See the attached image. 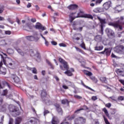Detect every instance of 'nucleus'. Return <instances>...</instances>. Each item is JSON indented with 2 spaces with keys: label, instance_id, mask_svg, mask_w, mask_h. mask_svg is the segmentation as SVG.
Wrapping results in <instances>:
<instances>
[{
  "label": "nucleus",
  "instance_id": "nucleus-1",
  "mask_svg": "<svg viewBox=\"0 0 124 124\" xmlns=\"http://www.w3.org/2000/svg\"><path fill=\"white\" fill-rule=\"evenodd\" d=\"M59 62L62 64L60 65V69L63 71L66 70V71L64 72V74L67 75V76H72L73 75V73H72V72H74V71H75L74 68H71L70 70H69V65H68V63L62 58H59Z\"/></svg>",
  "mask_w": 124,
  "mask_h": 124
},
{
  "label": "nucleus",
  "instance_id": "nucleus-2",
  "mask_svg": "<svg viewBox=\"0 0 124 124\" xmlns=\"http://www.w3.org/2000/svg\"><path fill=\"white\" fill-rule=\"evenodd\" d=\"M108 25L116 29L123 30V26H122L124 25V16H121L119 20L115 22H110Z\"/></svg>",
  "mask_w": 124,
  "mask_h": 124
},
{
  "label": "nucleus",
  "instance_id": "nucleus-3",
  "mask_svg": "<svg viewBox=\"0 0 124 124\" xmlns=\"http://www.w3.org/2000/svg\"><path fill=\"white\" fill-rule=\"evenodd\" d=\"M76 18H88V19L93 20V16L90 14H84V11H80L78 14L77 16H76Z\"/></svg>",
  "mask_w": 124,
  "mask_h": 124
},
{
  "label": "nucleus",
  "instance_id": "nucleus-4",
  "mask_svg": "<svg viewBox=\"0 0 124 124\" xmlns=\"http://www.w3.org/2000/svg\"><path fill=\"white\" fill-rule=\"evenodd\" d=\"M9 110L10 112H12L14 117H17V116H19L20 115V110L19 108H17L16 107L14 106H10Z\"/></svg>",
  "mask_w": 124,
  "mask_h": 124
},
{
  "label": "nucleus",
  "instance_id": "nucleus-5",
  "mask_svg": "<svg viewBox=\"0 0 124 124\" xmlns=\"http://www.w3.org/2000/svg\"><path fill=\"white\" fill-rule=\"evenodd\" d=\"M97 19H98V20L99 21L100 23V27L101 28V31H100V33L102 35H103V28H104V27H105V24H106V20L105 19H102L101 18H100V17L97 16Z\"/></svg>",
  "mask_w": 124,
  "mask_h": 124
},
{
  "label": "nucleus",
  "instance_id": "nucleus-6",
  "mask_svg": "<svg viewBox=\"0 0 124 124\" xmlns=\"http://www.w3.org/2000/svg\"><path fill=\"white\" fill-rule=\"evenodd\" d=\"M114 51L117 54L123 55L124 54V46L123 45H119L114 47Z\"/></svg>",
  "mask_w": 124,
  "mask_h": 124
},
{
  "label": "nucleus",
  "instance_id": "nucleus-7",
  "mask_svg": "<svg viewBox=\"0 0 124 124\" xmlns=\"http://www.w3.org/2000/svg\"><path fill=\"white\" fill-rule=\"evenodd\" d=\"M74 124H85L86 119L82 117H78L74 120Z\"/></svg>",
  "mask_w": 124,
  "mask_h": 124
},
{
  "label": "nucleus",
  "instance_id": "nucleus-8",
  "mask_svg": "<svg viewBox=\"0 0 124 124\" xmlns=\"http://www.w3.org/2000/svg\"><path fill=\"white\" fill-rule=\"evenodd\" d=\"M54 106L56 108V111L60 115H62V114H63V111L62 110V107H61L60 104L56 103L54 104Z\"/></svg>",
  "mask_w": 124,
  "mask_h": 124
},
{
  "label": "nucleus",
  "instance_id": "nucleus-9",
  "mask_svg": "<svg viewBox=\"0 0 124 124\" xmlns=\"http://www.w3.org/2000/svg\"><path fill=\"white\" fill-rule=\"evenodd\" d=\"M26 38L29 41H33L39 39L38 37H37V33L34 34V36H27Z\"/></svg>",
  "mask_w": 124,
  "mask_h": 124
},
{
  "label": "nucleus",
  "instance_id": "nucleus-10",
  "mask_svg": "<svg viewBox=\"0 0 124 124\" xmlns=\"http://www.w3.org/2000/svg\"><path fill=\"white\" fill-rule=\"evenodd\" d=\"M35 29L37 30H41L42 31H45L46 30V28L45 27H43L42 26V24L39 22H37L35 26Z\"/></svg>",
  "mask_w": 124,
  "mask_h": 124
},
{
  "label": "nucleus",
  "instance_id": "nucleus-11",
  "mask_svg": "<svg viewBox=\"0 0 124 124\" xmlns=\"http://www.w3.org/2000/svg\"><path fill=\"white\" fill-rule=\"evenodd\" d=\"M2 62H0V74H2L3 75H5L6 74V68H2ZM1 68V69H0Z\"/></svg>",
  "mask_w": 124,
  "mask_h": 124
},
{
  "label": "nucleus",
  "instance_id": "nucleus-12",
  "mask_svg": "<svg viewBox=\"0 0 124 124\" xmlns=\"http://www.w3.org/2000/svg\"><path fill=\"white\" fill-rule=\"evenodd\" d=\"M115 72L118 75L124 77V69H116Z\"/></svg>",
  "mask_w": 124,
  "mask_h": 124
},
{
  "label": "nucleus",
  "instance_id": "nucleus-13",
  "mask_svg": "<svg viewBox=\"0 0 124 124\" xmlns=\"http://www.w3.org/2000/svg\"><path fill=\"white\" fill-rule=\"evenodd\" d=\"M78 5L73 4L68 6L67 8H68V9H69V10H75L76 9H78Z\"/></svg>",
  "mask_w": 124,
  "mask_h": 124
},
{
  "label": "nucleus",
  "instance_id": "nucleus-14",
  "mask_svg": "<svg viewBox=\"0 0 124 124\" xmlns=\"http://www.w3.org/2000/svg\"><path fill=\"white\" fill-rule=\"evenodd\" d=\"M93 12L94 13H101V12H104V8L101 7L95 8L93 9Z\"/></svg>",
  "mask_w": 124,
  "mask_h": 124
},
{
  "label": "nucleus",
  "instance_id": "nucleus-15",
  "mask_svg": "<svg viewBox=\"0 0 124 124\" xmlns=\"http://www.w3.org/2000/svg\"><path fill=\"white\" fill-rule=\"evenodd\" d=\"M60 123V120L59 118L56 116H53L51 120V124H59Z\"/></svg>",
  "mask_w": 124,
  "mask_h": 124
},
{
  "label": "nucleus",
  "instance_id": "nucleus-16",
  "mask_svg": "<svg viewBox=\"0 0 124 124\" xmlns=\"http://www.w3.org/2000/svg\"><path fill=\"white\" fill-rule=\"evenodd\" d=\"M46 96H47V92L45 89H44L41 91V97L43 99L45 97H46Z\"/></svg>",
  "mask_w": 124,
  "mask_h": 124
},
{
  "label": "nucleus",
  "instance_id": "nucleus-17",
  "mask_svg": "<svg viewBox=\"0 0 124 124\" xmlns=\"http://www.w3.org/2000/svg\"><path fill=\"white\" fill-rule=\"evenodd\" d=\"M37 119L36 118L31 117L30 118L29 123H30L31 124H37Z\"/></svg>",
  "mask_w": 124,
  "mask_h": 124
},
{
  "label": "nucleus",
  "instance_id": "nucleus-18",
  "mask_svg": "<svg viewBox=\"0 0 124 124\" xmlns=\"http://www.w3.org/2000/svg\"><path fill=\"white\" fill-rule=\"evenodd\" d=\"M106 32H107V33H108V35H111V36H113V35L115 34V33L113 32V31L112 30H110L108 28H107L106 30Z\"/></svg>",
  "mask_w": 124,
  "mask_h": 124
},
{
  "label": "nucleus",
  "instance_id": "nucleus-19",
  "mask_svg": "<svg viewBox=\"0 0 124 124\" xmlns=\"http://www.w3.org/2000/svg\"><path fill=\"white\" fill-rule=\"evenodd\" d=\"M15 49L17 51V52L19 54V55H21L22 57H24L25 56V53L21 50V49L19 48L18 47H15Z\"/></svg>",
  "mask_w": 124,
  "mask_h": 124
},
{
  "label": "nucleus",
  "instance_id": "nucleus-20",
  "mask_svg": "<svg viewBox=\"0 0 124 124\" xmlns=\"http://www.w3.org/2000/svg\"><path fill=\"white\" fill-rule=\"evenodd\" d=\"M61 103L63 105L67 104V106L69 107V103H70V101H68L67 99H65L61 100Z\"/></svg>",
  "mask_w": 124,
  "mask_h": 124
},
{
  "label": "nucleus",
  "instance_id": "nucleus-21",
  "mask_svg": "<svg viewBox=\"0 0 124 124\" xmlns=\"http://www.w3.org/2000/svg\"><path fill=\"white\" fill-rule=\"evenodd\" d=\"M74 14H76V13H72L70 14V15L69 16V21L70 22V23H72V22H73V20L75 19H76V16H74L73 17L72 16H73V15H74Z\"/></svg>",
  "mask_w": 124,
  "mask_h": 124
},
{
  "label": "nucleus",
  "instance_id": "nucleus-22",
  "mask_svg": "<svg viewBox=\"0 0 124 124\" xmlns=\"http://www.w3.org/2000/svg\"><path fill=\"white\" fill-rule=\"evenodd\" d=\"M110 6H111V5L109 2H106L103 4V7L104 10H108V8H110Z\"/></svg>",
  "mask_w": 124,
  "mask_h": 124
},
{
  "label": "nucleus",
  "instance_id": "nucleus-23",
  "mask_svg": "<svg viewBox=\"0 0 124 124\" xmlns=\"http://www.w3.org/2000/svg\"><path fill=\"white\" fill-rule=\"evenodd\" d=\"M100 81L103 83L107 84V78L105 77H101L99 78Z\"/></svg>",
  "mask_w": 124,
  "mask_h": 124
},
{
  "label": "nucleus",
  "instance_id": "nucleus-24",
  "mask_svg": "<svg viewBox=\"0 0 124 124\" xmlns=\"http://www.w3.org/2000/svg\"><path fill=\"white\" fill-rule=\"evenodd\" d=\"M81 85H82V86H83V87H84L86 89H88V90H90V91H92V92H95V91H94V90L92 89L91 87H90L87 85H85V83H84V82H83L82 80L81 81Z\"/></svg>",
  "mask_w": 124,
  "mask_h": 124
},
{
  "label": "nucleus",
  "instance_id": "nucleus-25",
  "mask_svg": "<svg viewBox=\"0 0 124 124\" xmlns=\"http://www.w3.org/2000/svg\"><path fill=\"white\" fill-rule=\"evenodd\" d=\"M22 117H17L15 120V124H21V122H22Z\"/></svg>",
  "mask_w": 124,
  "mask_h": 124
},
{
  "label": "nucleus",
  "instance_id": "nucleus-26",
  "mask_svg": "<svg viewBox=\"0 0 124 124\" xmlns=\"http://www.w3.org/2000/svg\"><path fill=\"white\" fill-rule=\"evenodd\" d=\"M66 121V120H68V121H72V120H74V119H75V115L73 114L71 116H67L65 118Z\"/></svg>",
  "mask_w": 124,
  "mask_h": 124
},
{
  "label": "nucleus",
  "instance_id": "nucleus-27",
  "mask_svg": "<svg viewBox=\"0 0 124 124\" xmlns=\"http://www.w3.org/2000/svg\"><path fill=\"white\" fill-rule=\"evenodd\" d=\"M83 72L85 75H87V76H92L93 75V73L91 72L87 71L86 70H84Z\"/></svg>",
  "mask_w": 124,
  "mask_h": 124
},
{
  "label": "nucleus",
  "instance_id": "nucleus-28",
  "mask_svg": "<svg viewBox=\"0 0 124 124\" xmlns=\"http://www.w3.org/2000/svg\"><path fill=\"white\" fill-rule=\"evenodd\" d=\"M103 49V46H95L94 47V50L95 51H101V50Z\"/></svg>",
  "mask_w": 124,
  "mask_h": 124
},
{
  "label": "nucleus",
  "instance_id": "nucleus-29",
  "mask_svg": "<svg viewBox=\"0 0 124 124\" xmlns=\"http://www.w3.org/2000/svg\"><path fill=\"white\" fill-rule=\"evenodd\" d=\"M101 39L102 38L100 35H97L94 37L95 41H101Z\"/></svg>",
  "mask_w": 124,
  "mask_h": 124
},
{
  "label": "nucleus",
  "instance_id": "nucleus-30",
  "mask_svg": "<svg viewBox=\"0 0 124 124\" xmlns=\"http://www.w3.org/2000/svg\"><path fill=\"white\" fill-rule=\"evenodd\" d=\"M46 63H47V64H48L49 66H50V68H51V69H54V65H53V64H52V63L50 62L49 60H46Z\"/></svg>",
  "mask_w": 124,
  "mask_h": 124
},
{
  "label": "nucleus",
  "instance_id": "nucleus-31",
  "mask_svg": "<svg viewBox=\"0 0 124 124\" xmlns=\"http://www.w3.org/2000/svg\"><path fill=\"white\" fill-rule=\"evenodd\" d=\"M105 49H106L105 54H106V56L108 57V56H109L111 54V50H110L109 48H105Z\"/></svg>",
  "mask_w": 124,
  "mask_h": 124
},
{
  "label": "nucleus",
  "instance_id": "nucleus-32",
  "mask_svg": "<svg viewBox=\"0 0 124 124\" xmlns=\"http://www.w3.org/2000/svg\"><path fill=\"white\" fill-rule=\"evenodd\" d=\"M102 111L103 112H104L106 116H107V117L109 118V113H108V111L107 110V109L104 108H103Z\"/></svg>",
  "mask_w": 124,
  "mask_h": 124
},
{
  "label": "nucleus",
  "instance_id": "nucleus-33",
  "mask_svg": "<svg viewBox=\"0 0 124 124\" xmlns=\"http://www.w3.org/2000/svg\"><path fill=\"white\" fill-rule=\"evenodd\" d=\"M13 79L14 80V81L15 82V83H18V82H19V81H20L19 78H18V77H17L16 76L15 77V78H13Z\"/></svg>",
  "mask_w": 124,
  "mask_h": 124
},
{
  "label": "nucleus",
  "instance_id": "nucleus-34",
  "mask_svg": "<svg viewBox=\"0 0 124 124\" xmlns=\"http://www.w3.org/2000/svg\"><path fill=\"white\" fill-rule=\"evenodd\" d=\"M117 100H118V101H124V96H119L117 98Z\"/></svg>",
  "mask_w": 124,
  "mask_h": 124
},
{
  "label": "nucleus",
  "instance_id": "nucleus-35",
  "mask_svg": "<svg viewBox=\"0 0 124 124\" xmlns=\"http://www.w3.org/2000/svg\"><path fill=\"white\" fill-rule=\"evenodd\" d=\"M1 110L3 111V112L6 111V104H4L1 106Z\"/></svg>",
  "mask_w": 124,
  "mask_h": 124
},
{
  "label": "nucleus",
  "instance_id": "nucleus-36",
  "mask_svg": "<svg viewBox=\"0 0 124 124\" xmlns=\"http://www.w3.org/2000/svg\"><path fill=\"white\" fill-rule=\"evenodd\" d=\"M5 84H6L7 85H8V83H7V82L4 81L2 82L3 85H2L0 81V89H3L4 87V85H5Z\"/></svg>",
  "mask_w": 124,
  "mask_h": 124
},
{
  "label": "nucleus",
  "instance_id": "nucleus-37",
  "mask_svg": "<svg viewBox=\"0 0 124 124\" xmlns=\"http://www.w3.org/2000/svg\"><path fill=\"white\" fill-rule=\"evenodd\" d=\"M3 11H4V6L0 5V14H1V13H3Z\"/></svg>",
  "mask_w": 124,
  "mask_h": 124
},
{
  "label": "nucleus",
  "instance_id": "nucleus-38",
  "mask_svg": "<svg viewBox=\"0 0 124 124\" xmlns=\"http://www.w3.org/2000/svg\"><path fill=\"white\" fill-rule=\"evenodd\" d=\"M80 47L82 48V49H84V50H86V45H85V43L83 42L80 45Z\"/></svg>",
  "mask_w": 124,
  "mask_h": 124
},
{
  "label": "nucleus",
  "instance_id": "nucleus-39",
  "mask_svg": "<svg viewBox=\"0 0 124 124\" xmlns=\"http://www.w3.org/2000/svg\"><path fill=\"white\" fill-rule=\"evenodd\" d=\"M91 80H92V81H93V82H94V83H97V82H98V80H97V79H96L95 77H92L91 78H90Z\"/></svg>",
  "mask_w": 124,
  "mask_h": 124
},
{
  "label": "nucleus",
  "instance_id": "nucleus-40",
  "mask_svg": "<svg viewBox=\"0 0 124 124\" xmlns=\"http://www.w3.org/2000/svg\"><path fill=\"white\" fill-rule=\"evenodd\" d=\"M7 95V90H3L2 93L1 94V95L4 96Z\"/></svg>",
  "mask_w": 124,
  "mask_h": 124
},
{
  "label": "nucleus",
  "instance_id": "nucleus-41",
  "mask_svg": "<svg viewBox=\"0 0 124 124\" xmlns=\"http://www.w3.org/2000/svg\"><path fill=\"white\" fill-rule=\"evenodd\" d=\"M75 49L77 50V51H78V52H80V53H83L84 51L83 50L81 49L79 47L77 46H75Z\"/></svg>",
  "mask_w": 124,
  "mask_h": 124
},
{
  "label": "nucleus",
  "instance_id": "nucleus-42",
  "mask_svg": "<svg viewBox=\"0 0 124 124\" xmlns=\"http://www.w3.org/2000/svg\"><path fill=\"white\" fill-rule=\"evenodd\" d=\"M31 69L32 70V73H34V74H37V70L35 68H31Z\"/></svg>",
  "mask_w": 124,
  "mask_h": 124
},
{
  "label": "nucleus",
  "instance_id": "nucleus-43",
  "mask_svg": "<svg viewBox=\"0 0 124 124\" xmlns=\"http://www.w3.org/2000/svg\"><path fill=\"white\" fill-rule=\"evenodd\" d=\"M60 124H72L71 123L66 122V119H65Z\"/></svg>",
  "mask_w": 124,
  "mask_h": 124
},
{
  "label": "nucleus",
  "instance_id": "nucleus-44",
  "mask_svg": "<svg viewBox=\"0 0 124 124\" xmlns=\"http://www.w3.org/2000/svg\"><path fill=\"white\" fill-rule=\"evenodd\" d=\"M75 98H77V99H82V96L78 95H74V96Z\"/></svg>",
  "mask_w": 124,
  "mask_h": 124
},
{
  "label": "nucleus",
  "instance_id": "nucleus-45",
  "mask_svg": "<svg viewBox=\"0 0 124 124\" xmlns=\"http://www.w3.org/2000/svg\"><path fill=\"white\" fill-rule=\"evenodd\" d=\"M30 53L31 57H32L33 56H34V51H33L32 49L30 50Z\"/></svg>",
  "mask_w": 124,
  "mask_h": 124
},
{
  "label": "nucleus",
  "instance_id": "nucleus-46",
  "mask_svg": "<svg viewBox=\"0 0 124 124\" xmlns=\"http://www.w3.org/2000/svg\"><path fill=\"white\" fill-rule=\"evenodd\" d=\"M0 56L2 59V62H4V64H5V65H6V61L4 60V57H3L2 55H0Z\"/></svg>",
  "mask_w": 124,
  "mask_h": 124
},
{
  "label": "nucleus",
  "instance_id": "nucleus-47",
  "mask_svg": "<svg viewBox=\"0 0 124 124\" xmlns=\"http://www.w3.org/2000/svg\"><path fill=\"white\" fill-rule=\"evenodd\" d=\"M59 46H60V47H66V45H65L63 43H62L59 44Z\"/></svg>",
  "mask_w": 124,
  "mask_h": 124
},
{
  "label": "nucleus",
  "instance_id": "nucleus-48",
  "mask_svg": "<svg viewBox=\"0 0 124 124\" xmlns=\"http://www.w3.org/2000/svg\"><path fill=\"white\" fill-rule=\"evenodd\" d=\"M102 0H96L95 2L96 4H100L102 2Z\"/></svg>",
  "mask_w": 124,
  "mask_h": 124
},
{
  "label": "nucleus",
  "instance_id": "nucleus-49",
  "mask_svg": "<svg viewBox=\"0 0 124 124\" xmlns=\"http://www.w3.org/2000/svg\"><path fill=\"white\" fill-rule=\"evenodd\" d=\"M92 99L93 101H95L97 99V97L96 96H93L92 97Z\"/></svg>",
  "mask_w": 124,
  "mask_h": 124
},
{
  "label": "nucleus",
  "instance_id": "nucleus-50",
  "mask_svg": "<svg viewBox=\"0 0 124 124\" xmlns=\"http://www.w3.org/2000/svg\"><path fill=\"white\" fill-rule=\"evenodd\" d=\"M106 107H107L108 108H110V107H111V103H107L105 105Z\"/></svg>",
  "mask_w": 124,
  "mask_h": 124
},
{
  "label": "nucleus",
  "instance_id": "nucleus-51",
  "mask_svg": "<svg viewBox=\"0 0 124 124\" xmlns=\"http://www.w3.org/2000/svg\"><path fill=\"white\" fill-rule=\"evenodd\" d=\"M119 82H120L121 83V84H122V85H123V86H124L123 88H124V80L119 79Z\"/></svg>",
  "mask_w": 124,
  "mask_h": 124
},
{
  "label": "nucleus",
  "instance_id": "nucleus-52",
  "mask_svg": "<svg viewBox=\"0 0 124 124\" xmlns=\"http://www.w3.org/2000/svg\"><path fill=\"white\" fill-rule=\"evenodd\" d=\"M47 114H49V111L48 110H45L44 112V116H46V115H47Z\"/></svg>",
  "mask_w": 124,
  "mask_h": 124
},
{
  "label": "nucleus",
  "instance_id": "nucleus-53",
  "mask_svg": "<svg viewBox=\"0 0 124 124\" xmlns=\"http://www.w3.org/2000/svg\"><path fill=\"white\" fill-rule=\"evenodd\" d=\"M31 21L32 23H35V22H36V19H35V18H31Z\"/></svg>",
  "mask_w": 124,
  "mask_h": 124
},
{
  "label": "nucleus",
  "instance_id": "nucleus-54",
  "mask_svg": "<svg viewBox=\"0 0 124 124\" xmlns=\"http://www.w3.org/2000/svg\"><path fill=\"white\" fill-rule=\"evenodd\" d=\"M82 110H84V108H81L77 109V110L75 111V113H78V112H79V111H82Z\"/></svg>",
  "mask_w": 124,
  "mask_h": 124
},
{
  "label": "nucleus",
  "instance_id": "nucleus-55",
  "mask_svg": "<svg viewBox=\"0 0 124 124\" xmlns=\"http://www.w3.org/2000/svg\"><path fill=\"white\" fill-rule=\"evenodd\" d=\"M117 113V110L113 109V111L111 112V115H115Z\"/></svg>",
  "mask_w": 124,
  "mask_h": 124
},
{
  "label": "nucleus",
  "instance_id": "nucleus-56",
  "mask_svg": "<svg viewBox=\"0 0 124 124\" xmlns=\"http://www.w3.org/2000/svg\"><path fill=\"white\" fill-rule=\"evenodd\" d=\"M9 124H13V119L12 118L10 119Z\"/></svg>",
  "mask_w": 124,
  "mask_h": 124
},
{
  "label": "nucleus",
  "instance_id": "nucleus-57",
  "mask_svg": "<svg viewBox=\"0 0 124 124\" xmlns=\"http://www.w3.org/2000/svg\"><path fill=\"white\" fill-rule=\"evenodd\" d=\"M2 102H3V99L1 97H0V106L2 104Z\"/></svg>",
  "mask_w": 124,
  "mask_h": 124
},
{
  "label": "nucleus",
  "instance_id": "nucleus-58",
  "mask_svg": "<svg viewBox=\"0 0 124 124\" xmlns=\"http://www.w3.org/2000/svg\"><path fill=\"white\" fill-rule=\"evenodd\" d=\"M51 44L52 45H54V46H56L58 44V43H57V42H55V41H52L51 42Z\"/></svg>",
  "mask_w": 124,
  "mask_h": 124
},
{
  "label": "nucleus",
  "instance_id": "nucleus-59",
  "mask_svg": "<svg viewBox=\"0 0 124 124\" xmlns=\"http://www.w3.org/2000/svg\"><path fill=\"white\" fill-rule=\"evenodd\" d=\"M63 89H64V90H67L68 89V87H67L66 85H62Z\"/></svg>",
  "mask_w": 124,
  "mask_h": 124
},
{
  "label": "nucleus",
  "instance_id": "nucleus-60",
  "mask_svg": "<svg viewBox=\"0 0 124 124\" xmlns=\"http://www.w3.org/2000/svg\"><path fill=\"white\" fill-rule=\"evenodd\" d=\"M45 45L46 46H49V42L48 41H47V40H45Z\"/></svg>",
  "mask_w": 124,
  "mask_h": 124
},
{
  "label": "nucleus",
  "instance_id": "nucleus-61",
  "mask_svg": "<svg viewBox=\"0 0 124 124\" xmlns=\"http://www.w3.org/2000/svg\"><path fill=\"white\" fill-rule=\"evenodd\" d=\"M54 78L55 79H56L57 82H59V81H60V78H59V77H58V76H55Z\"/></svg>",
  "mask_w": 124,
  "mask_h": 124
},
{
  "label": "nucleus",
  "instance_id": "nucleus-62",
  "mask_svg": "<svg viewBox=\"0 0 124 124\" xmlns=\"http://www.w3.org/2000/svg\"><path fill=\"white\" fill-rule=\"evenodd\" d=\"M27 8H30V7H31V3H29L27 4Z\"/></svg>",
  "mask_w": 124,
  "mask_h": 124
},
{
  "label": "nucleus",
  "instance_id": "nucleus-63",
  "mask_svg": "<svg viewBox=\"0 0 124 124\" xmlns=\"http://www.w3.org/2000/svg\"><path fill=\"white\" fill-rule=\"evenodd\" d=\"M36 58H41V56H40V54L37 53L36 54Z\"/></svg>",
  "mask_w": 124,
  "mask_h": 124
},
{
  "label": "nucleus",
  "instance_id": "nucleus-64",
  "mask_svg": "<svg viewBox=\"0 0 124 124\" xmlns=\"http://www.w3.org/2000/svg\"><path fill=\"white\" fill-rule=\"evenodd\" d=\"M5 34H11V31H5Z\"/></svg>",
  "mask_w": 124,
  "mask_h": 124
}]
</instances>
